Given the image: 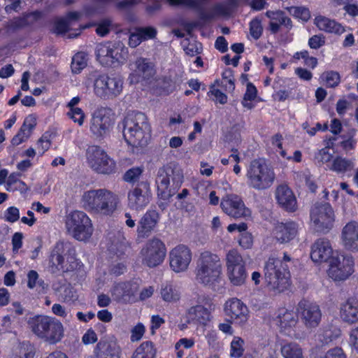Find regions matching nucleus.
<instances>
[{"label": "nucleus", "instance_id": "a211bd4d", "mask_svg": "<svg viewBox=\"0 0 358 358\" xmlns=\"http://www.w3.org/2000/svg\"><path fill=\"white\" fill-rule=\"evenodd\" d=\"M220 206L227 215L234 218L246 217L251 214L241 198L236 194L224 196L221 201Z\"/></svg>", "mask_w": 358, "mask_h": 358}, {"label": "nucleus", "instance_id": "c756f323", "mask_svg": "<svg viewBox=\"0 0 358 358\" xmlns=\"http://www.w3.org/2000/svg\"><path fill=\"white\" fill-rule=\"evenodd\" d=\"M157 34V30L153 27H136L134 32L130 34L129 45L131 48H136L142 41L155 38Z\"/></svg>", "mask_w": 358, "mask_h": 358}, {"label": "nucleus", "instance_id": "2eb2a0df", "mask_svg": "<svg viewBox=\"0 0 358 358\" xmlns=\"http://www.w3.org/2000/svg\"><path fill=\"white\" fill-rule=\"evenodd\" d=\"M152 197L151 189L148 182H141L128 193V206L136 211L144 209Z\"/></svg>", "mask_w": 358, "mask_h": 358}, {"label": "nucleus", "instance_id": "4be33fe9", "mask_svg": "<svg viewBox=\"0 0 358 358\" xmlns=\"http://www.w3.org/2000/svg\"><path fill=\"white\" fill-rule=\"evenodd\" d=\"M159 220V215L155 210H148L141 218L137 227L139 238H148Z\"/></svg>", "mask_w": 358, "mask_h": 358}, {"label": "nucleus", "instance_id": "c85d7f7f", "mask_svg": "<svg viewBox=\"0 0 358 358\" xmlns=\"http://www.w3.org/2000/svg\"><path fill=\"white\" fill-rule=\"evenodd\" d=\"M298 229V224L293 221L280 222L275 227V236L280 243H287L296 237Z\"/></svg>", "mask_w": 358, "mask_h": 358}, {"label": "nucleus", "instance_id": "7c9ffc66", "mask_svg": "<svg viewBox=\"0 0 358 358\" xmlns=\"http://www.w3.org/2000/svg\"><path fill=\"white\" fill-rule=\"evenodd\" d=\"M36 119L34 116H28L24 121L23 124L17 134L13 136L11 143L13 145H18L24 142L30 136L32 129L35 127Z\"/></svg>", "mask_w": 358, "mask_h": 358}, {"label": "nucleus", "instance_id": "0eeeda50", "mask_svg": "<svg viewBox=\"0 0 358 358\" xmlns=\"http://www.w3.org/2000/svg\"><path fill=\"white\" fill-rule=\"evenodd\" d=\"M65 228L67 234L78 241H87L94 227L89 216L81 210H74L66 216Z\"/></svg>", "mask_w": 358, "mask_h": 358}, {"label": "nucleus", "instance_id": "6e6552de", "mask_svg": "<svg viewBox=\"0 0 358 358\" xmlns=\"http://www.w3.org/2000/svg\"><path fill=\"white\" fill-rule=\"evenodd\" d=\"M310 222L314 230L319 233H328L334 225L336 215L329 203H316L310 211Z\"/></svg>", "mask_w": 358, "mask_h": 358}, {"label": "nucleus", "instance_id": "20e7f679", "mask_svg": "<svg viewBox=\"0 0 358 358\" xmlns=\"http://www.w3.org/2000/svg\"><path fill=\"white\" fill-rule=\"evenodd\" d=\"M246 183L255 190L271 187L275 179L273 169L262 159L252 160L246 171Z\"/></svg>", "mask_w": 358, "mask_h": 358}, {"label": "nucleus", "instance_id": "1a4fd4ad", "mask_svg": "<svg viewBox=\"0 0 358 358\" xmlns=\"http://www.w3.org/2000/svg\"><path fill=\"white\" fill-rule=\"evenodd\" d=\"M111 192L106 189H91L85 192L82 196L84 209L88 212L108 215L110 211Z\"/></svg>", "mask_w": 358, "mask_h": 358}, {"label": "nucleus", "instance_id": "f8f14e48", "mask_svg": "<svg viewBox=\"0 0 358 358\" xmlns=\"http://www.w3.org/2000/svg\"><path fill=\"white\" fill-rule=\"evenodd\" d=\"M354 260L350 256L333 257L329 263L328 275L334 281H343L353 273Z\"/></svg>", "mask_w": 358, "mask_h": 358}, {"label": "nucleus", "instance_id": "c03bdc74", "mask_svg": "<svg viewBox=\"0 0 358 358\" xmlns=\"http://www.w3.org/2000/svg\"><path fill=\"white\" fill-rule=\"evenodd\" d=\"M266 15L271 20L278 22L280 24V26H284L287 29H290L292 26L291 20L281 10H268L266 13Z\"/></svg>", "mask_w": 358, "mask_h": 358}, {"label": "nucleus", "instance_id": "bb28decb", "mask_svg": "<svg viewBox=\"0 0 358 358\" xmlns=\"http://www.w3.org/2000/svg\"><path fill=\"white\" fill-rule=\"evenodd\" d=\"M275 197L278 203L286 210L294 212L296 210V197L287 185L278 186L275 191Z\"/></svg>", "mask_w": 358, "mask_h": 358}, {"label": "nucleus", "instance_id": "79ce46f5", "mask_svg": "<svg viewBox=\"0 0 358 358\" xmlns=\"http://www.w3.org/2000/svg\"><path fill=\"white\" fill-rule=\"evenodd\" d=\"M113 245L115 246V255L117 257L126 254L130 248V244L122 232L119 231L113 240Z\"/></svg>", "mask_w": 358, "mask_h": 358}, {"label": "nucleus", "instance_id": "e433bc0d", "mask_svg": "<svg viewBox=\"0 0 358 358\" xmlns=\"http://www.w3.org/2000/svg\"><path fill=\"white\" fill-rule=\"evenodd\" d=\"M41 16V13L36 11L24 15L23 17L14 18L7 22L6 28L8 31H15L22 28L29 23V19L32 17L36 20Z\"/></svg>", "mask_w": 358, "mask_h": 358}, {"label": "nucleus", "instance_id": "f257e3e1", "mask_svg": "<svg viewBox=\"0 0 358 358\" xmlns=\"http://www.w3.org/2000/svg\"><path fill=\"white\" fill-rule=\"evenodd\" d=\"M292 259L287 254L283 258L269 257L265 262L264 279L268 288L275 293H281L290 285V273L289 271Z\"/></svg>", "mask_w": 358, "mask_h": 358}, {"label": "nucleus", "instance_id": "6e6d98bb", "mask_svg": "<svg viewBox=\"0 0 358 358\" xmlns=\"http://www.w3.org/2000/svg\"><path fill=\"white\" fill-rule=\"evenodd\" d=\"M3 218L8 222H15L20 219V210L17 207L10 206L6 209L3 214Z\"/></svg>", "mask_w": 358, "mask_h": 358}, {"label": "nucleus", "instance_id": "39448f33", "mask_svg": "<svg viewBox=\"0 0 358 358\" xmlns=\"http://www.w3.org/2000/svg\"><path fill=\"white\" fill-rule=\"evenodd\" d=\"M30 325L32 331L49 344H56L64 337L63 324L55 317L37 316L31 320Z\"/></svg>", "mask_w": 358, "mask_h": 358}, {"label": "nucleus", "instance_id": "37998d69", "mask_svg": "<svg viewBox=\"0 0 358 358\" xmlns=\"http://www.w3.org/2000/svg\"><path fill=\"white\" fill-rule=\"evenodd\" d=\"M281 353L285 358H303L301 348L295 343L283 345Z\"/></svg>", "mask_w": 358, "mask_h": 358}, {"label": "nucleus", "instance_id": "5fc2aeb1", "mask_svg": "<svg viewBox=\"0 0 358 358\" xmlns=\"http://www.w3.org/2000/svg\"><path fill=\"white\" fill-rule=\"evenodd\" d=\"M143 173V169L141 167H133L129 169L124 175V180L127 182H136Z\"/></svg>", "mask_w": 358, "mask_h": 358}, {"label": "nucleus", "instance_id": "13d9d810", "mask_svg": "<svg viewBox=\"0 0 358 358\" xmlns=\"http://www.w3.org/2000/svg\"><path fill=\"white\" fill-rule=\"evenodd\" d=\"M145 332V328L141 323L136 324L131 331V341L137 342L140 341Z\"/></svg>", "mask_w": 358, "mask_h": 358}, {"label": "nucleus", "instance_id": "4468645a", "mask_svg": "<svg viewBox=\"0 0 358 358\" xmlns=\"http://www.w3.org/2000/svg\"><path fill=\"white\" fill-rule=\"evenodd\" d=\"M214 309L212 299L202 296L199 298V304L190 307L187 313L189 319L206 326L211 320V313Z\"/></svg>", "mask_w": 358, "mask_h": 358}, {"label": "nucleus", "instance_id": "f03ea898", "mask_svg": "<svg viewBox=\"0 0 358 358\" xmlns=\"http://www.w3.org/2000/svg\"><path fill=\"white\" fill-rule=\"evenodd\" d=\"M122 125L123 136L129 145L134 147H143L147 145L150 137L151 128L144 113H128Z\"/></svg>", "mask_w": 358, "mask_h": 358}, {"label": "nucleus", "instance_id": "e2e57ef3", "mask_svg": "<svg viewBox=\"0 0 358 358\" xmlns=\"http://www.w3.org/2000/svg\"><path fill=\"white\" fill-rule=\"evenodd\" d=\"M208 94H211L215 96V101L220 103V104H224L227 101V96L225 94L222 92L220 90L215 89L214 87H210V90Z\"/></svg>", "mask_w": 358, "mask_h": 358}, {"label": "nucleus", "instance_id": "a878e982", "mask_svg": "<svg viewBox=\"0 0 358 358\" xmlns=\"http://www.w3.org/2000/svg\"><path fill=\"white\" fill-rule=\"evenodd\" d=\"M340 317L349 324L358 322V295L349 297L341 305Z\"/></svg>", "mask_w": 358, "mask_h": 358}, {"label": "nucleus", "instance_id": "6ab92c4d", "mask_svg": "<svg viewBox=\"0 0 358 358\" xmlns=\"http://www.w3.org/2000/svg\"><path fill=\"white\" fill-rule=\"evenodd\" d=\"M297 310L306 327L312 329L319 325L322 313L317 305L303 300L299 303Z\"/></svg>", "mask_w": 358, "mask_h": 358}, {"label": "nucleus", "instance_id": "8fccbe9b", "mask_svg": "<svg viewBox=\"0 0 358 358\" xmlns=\"http://www.w3.org/2000/svg\"><path fill=\"white\" fill-rule=\"evenodd\" d=\"M166 1L171 6H177L182 5L195 10H199L201 3V0H166Z\"/></svg>", "mask_w": 358, "mask_h": 358}, {"label": "nucleus", "instance_id": "aec40b11", "mask_svg": "<svg viewBox=\"0 0 358 358\" xmlns=\"http://www.w3.org/2000/svg\"><path fill=\"white\" fill-rule=\"evenodd\" d=\"M225 314L230 317L231 322L243 325L249 317L248 307L239 299L233 298L225 303Z\"/></svg>", "mask_w": 358, "mask_h": 358}, {"label": "nucleus", "instance_id": "49530a36", "mask_svg": "<svg viewBox=\"0 0 358 358\" xmlns=\"http://www.w3.org/2000/svg\"><path fill=\"white\" fill-rule=\"evenodd\" d=\"M39 275L38 273L34 270H31L27 273V287L29 289H34L37 285L42 289L46 287L43 280H38Z\"/></svg>", "mask_w": 358, "mask_h": 358}, {"label": "nucleus", "instance_id": "5701e85b", "mask_svg": "<svg viewBox=\"0 0 358 358\" xmlns=\"http://www.w3.org/2000/svg\"><path fill=\"white\" fill-rule=\"evenodd\" d=\"M332 254L333 249L327 238H318L311 247L310 257L313 262H327L332 256Z\"/></svg>", "mask_w": 358, "mask_h": 358}, {"label": "nucleus", "instance_id": "de8ad7c7", "mask_svg": "<svg viewBox=\"0 0 358 358\" xmlns=\"http://www.w3.org/2000/svg\"><path fill=\"white\" fill-rule=\"evenodd\" d=\"M322 79L325 81L327 86L329 87H334L340 83V75L336 71H327L322 74Z\"/></svg>", "mask_w": 358, "mask_h": 358}, {"label": "nucleus", "instance_id": "0e129e2a", "mask_svg": "<svg viewBox=\"0 0 358 358\" xmlns=\"http://www.w3.org/2000/svg\"><path fill=\"white\" fill-rule=\"evenodd\" d=\"M110 20H105L101 22L96 29V32L100 36H105L110 32Z\"/></svg>", "mask_w": 358, "mask_h": 358}, {"label": "nucleus", "instance_id": "ea45409f", "mask_svg": "<svg viewBox=\"0 0 358 358\" xmlns=\"http://www.w3.org/2000/svg\"><path fill=\"white\" fill-rule=\"evenodd\" d=\"M110 0H93L84 7V13L87 16H93L103 13L109 5Z\"/></svg>", "mask_w": 358, "mask_h": 358}, {"label": "nucleus", "instance_id": "7ed1b4c3", "mask_svg": "<svg viewBox=\"0 0 358 358\" xmlns=\"http://www.w3.org/2000/svg\"><path fill=\"white\" fill-rule=\"evenodd\" d=\"M222 265L220 257L210 251L200 253L196 260L195 278L198 283L213 287L220 280Z\"/></svg>", "mask_w": 358, "mask_h": 358}, {"label": "nucleus", "instance_id": "680f3d73", "mask_svg": "<svg viewBox=\"0 0 358 358\" xmlns=\"http://www.w3.org/2000/svg\"><path fill=\"white\" fill-rule=\"evenodd\" d=\"M238 243L243 249H250L253 245V237L251 234L245 232L241 235Z\"/></svg>", "mask_w": 358, "mask_h": 358}, {"label": "nucleus", "instance_id": "393cba45", "mask_svg": "<svg viewBox=\"0 0 358 358\" xmlns=\"http://www.w3.org/2000/svg\"><path fill=\"white\" fill-rule=\"evenodd\" d=\"M275 321L281 332L291 336L298 322V317L293 310L282 308L279 310Z\"/></svg>", "mask_w": 358, "mask_h": 358}, {"label": "nucleus", "instance_id": "a18cd8bd", "mask_svg": "<svg viewBox=\"0 0 358 358\" xmlns=\"http://www.w3.org/2000/svg\"><path fill=\"white\" fill-rule=\"evenodd\" d=\"M87 66V60L84 53L78 52L72 58L71 70L74 73H79Z\"/></svg>", "mask_w": 358, "mask_h": 358}, {"label": "nucleus", "instance_id": "3c124183", "mask_svg": "<svg viewBox=\"0 0 358 358\" xmlns=\"http://www.w3.org/2000/svg\"><path fill=\"white\" fill-rule=\"evenodd\" d=\"M288 10L292 15L303 21H308L310 17L309 10L305 7L292 6Z\"/></svg>", "mask_w": 358, "mask_h": 358}, {"label": "nucleus", "instance_id": "c9c22d12", "mask_svg": "<svg viewBox=\"0 0 358 358\" xmlns=\"http://www.w3.org/2000/svg\"><path fill=\"white\" fill-rule=\"evenodd\" d=\"M160 294L164 301L176 303L180 300L181 294L176 285L167 283L162 285Z\"/></svg>", "mask_w": 358, "mask_h": 358}, {"label": "nucleus", "instance_id": "9d476101", "mask_svg": "<svg viewBox=\"0 0 358 358\" xmlns=\"http://www.w3.org/2000/svg\"><path fill=\"white\" fill-rule=\"evenodd\" d=\"M85 157L88 166L95 173L109 175L112 172L110 157L101 147L89 145L86 149Z\"/></svg>", "mask_w": 358, "mask_h": 358}, {"label": "nucleus", "instance_id": "9b49d317", "mask_svg": "<svg viewBox=\"0 0 358 358\" xmlns=\"http://www.w3.org/2000/svg\"><path fill=\"white\" fill-rule=\"evenodd\" d=\"M166 253L164 243L155 237L148 240L140 252L142 263L150 268L156 267L162 263Z\"/></svg>", "mask_w": 358, "mask_h": 358}, {"label": "nucleus", "instance_id": "412c9836", "mask_svg": "<svg viewBox=\"0 0 358 358\" xmlns=\"http://www.w3.org/2000/svg\"><path fill=\"white\" fill-rule=\"evenodd\" d=\"M341 240L343 247L352 251L358 250V222L350 221L342 229Z\"/></svg>", "mask_w": 358, "mask_h": 358}, {"label": "nucleus", "instance_id": "603ef678", "mask_svg": "<svg viewBox=\"0 0 358 358\" xmlns=\"http://www.w3.org/2000/svg\"><path fill=\"white\" fill-rule=\"evenodd\" d=\"M67 116L70 119L73 120L74 122L78 123L79 126H82L83 124L85 117V113L80 108L69 110L67 113Z\"/></svg>", "mask_w": 358, "mask_h": 358}, {"label": "nucleus", "instance_id": "72a5a7b5", "mask_svg": "<svg viewBox=\"0 0 358 358\" xmlns=\"http://www.w3.org/2000/svg\"><path fill=\"white\" fill-rule=\"evenodd\" d=\"M94 91L99 97L106 99L111 92L110 87V77L106 75L99 76L94 81Z\"/></svg>", "mask_w": 358, "mask_h": 358}, {"label": "nucleus", "instance_id": "09e8293b", "mask_svg": "<svg viewBox=\"0 0 358 358\" xmlns=\"http://www.w3.org/2000/svg\"><path fill=\"white\" fill-rule=\"evenodd\" d=\"M243 343L244 341L239 337H235L231 343V352L230 355L234 357H240L243 352Z\"/></svg>", "mask_w": 358, "mask_h": 358}, {"label": "nucleus", "instance_id": "69168bd1", "mask_svg": "<svg viewBox=\"0 0 358 358\" xmlns=\"http://www.w3.org/2000/svg\"><path fill=\"white\" fill-rule=\"evenodd\" d=\"M23 234L21 232H16L12 237L13 251L17 253L22 246Z\"/></svg>", "mask_w": 358, "mask_h": 358}, {"label": "nucleus", "instance_id": "864d4df0", "mask_svg": "<svg viewBox=\"0 0 358 358\" xmlns=\"http://www.w3.org/2000/svg\"><path fill=\"white\" fill-rule=\"evenodd\" d=\"M333 157V153L330 152L329 147L320 150L315 155V159L318 163L324 164L330 162Z\"/></svg>", "mask_w": 358, "mask_h": 358}, {"label": "nucleus", "instance_id": "338daca9", "mask_svg": "<svg viewBox=\"0 0 358 358\" xmlns=\"http://www.w3.org/2000/svg\"><path fill=\"white\" fill-rule=\"evenodd\" d=\"M324 38L320 35H315L308 41V45L313 49L320 48L324 44Z\"/></svg>", "mask_w": 358, "mask_h": 358}, {"label": "nucleus", "instance_id": "052dcab7", "mask_svg": "<svg viewBox=\"0 0 358 358\" xmlns=\"http://www.w3.org/2000/svg\"><path fill=\"white\" fill-rule=\"evenodd\" d=\"M51 145V141L46 134H43L37 142V148L40 155H43Z\"/></svg>", "mask_w": 358, "mask_h": 358}, {"label": "nucleus", "instance_id": "a19ab883", "mask_svg": "<svg viewBox=\"0 0 358 358\" xmlns=\"http://www.w3.org/2000/svg\"><path fill=\"white\" fill-rule=\"evenodd\" d=\"M353 168L354 164L352 160L342 157H336L333 160L330 170L338 173H343L352 170Z\"/></svg>", "mask_w": 358, "mask_h": 358}, {"label": "nucleus", "instance_id": "b1692460", "mask_svg": "<svg viewBox=\"0 0 358 358\" xmlns=\"http://www.w3.org/2000/svg\"><path fill=\"white\" fill-rule=\"evenodd\" d=\"M75 252V248L70 242L58 241L51 251L50 263L52 266H60L62 268L64 261V256L66 255L73 256Z\"/></svg>", "mask_w": 358, "mask_h": 358}, {"label": "nucleus", "instance_id": "423d86ee", "mask_svg": "<svg viewBox=\"0 0 358 358\" xmlns=\"http://www.w3.org/2000/svg\"><path fill=\"white\" fill-rule=\"evenodd\" d=\"M174 188L180 187L183 181V173L181 169L174 164H169L158 170L156 182L157 196L163 200H169L173 192L169 189L170 182Z\"/></svg>", "mask_w": 358, "mask_h": 358}, {"label": "nucleus", "instance_id": "4d7b16f0", "mask_svg": "<svg viewBox=\"0 0 358 358\" xmlns=\"http://www.w3.org/2000/svg\"><path fill=\"white\" fill-rule=\"evenodd\" d=\"M263 28L261 21L258 19H254L250 24V33L255 39H258L262 34Z\"/></svg>", "mask_w": 358, "mask_h": 358}, {"label": "nucleus", "instance_id": "ddd939ff", "mask_svg": "<svg viewBox=\"0 0 358 358\" xmlns=\"http://www.w3.org/2000/svg\"><path fill=\"white\" fill-rule=\"evenodd\" d=\"M111 125L112 110L110 108L101 107L93 113L90 131L96 138L109 134Z\"/></svg>", "mask_w": 358, "mask_h": 358}, {"label": "nucleus", "instance_id": "774afa93", "mask_svg": "<svg viewBox=\"0 0 358 358\" xmlns=\"http://www.w3.org/2000/svg\"><path fill=\"white\" fill-rule=\"evenodd\" d=\"M322 358H345V355L341 348H335L328 350Z\"/></svg>", "mask_w": 358, "mask_h": 358}, {"label": "nucleus", "instance_id": "473e14b6", "mask_svg": "<svg viewBox=\"0 0 358 358\" xmlns=\"http://www.w3.org/2000/svg\"><path fill=\"white\" fill-rule=\"evenodd\" d=\"M97 61L103 66H110L112 64V43L110 41L99 43L96 48Z\"/></svg>", "mask_w": 358, "mask_h": 358}, {"label": "nucleus", "instance_id": "58836bf2", "mask_svg": "<svg viewBox=\"0 0 358 358\" xmlns=\"http://www.w3.org/2000/svg\"><path fill=\"white\" fill-rule=\"evenodd\" d=\"M245 266V262L236 250H229L226 255L227 271Z\"/></svg>", "mask_w": 358, "mask_h": 358}, {"label": "nucleus", "instance_id": "bf43d9fd", "mask_svg": "<svg viewBox=\"0 0 358 358\" xmlns=\"http://www.w3.org/2000/svg\"><path fill=\"white\" fill-rule=\"evenodd\" d=\"M222 80L224 83V85L226 88H228L229 91H233L234 90V78L233 71L231 69H226L222 73Z\"/></svg>", "mask_w": 358, "mask_h": 358}, {"label": "nucleus", "instance_id": "f704fd0d", "mask_svg": "<svg viewBox=\"0 0 358 358\" xmlns=\"http://www.w3.org/2000/svg\"><path fill=\"white\" fill-rule=\"evenodd\" d=\"M157 348L150 341L141 343L133 352L131 358H156Z\"/></svg>", "mask_w": 358, "mask_h": 358}, {"label": "nucleus", "instance_id": "dca6fc26", "mask_svg": "<svg viewBox=\"0 0 358 358\" xmlns=\"http://www.w3.org/2000/svg\"><path fill=\"white\" fill-rule=\"evenodd\" d=\"M192 258L191 250L185 245H178L169 252L170 267L176 273L185 272L188 269Z\"/></svg>", "mask_w": 358, "mask_h": 358}, {"label": "nucleus", "instance_id": "f3484780", "mask_svg": "<svg viewBox=\"0 0 358 358\" xmlns=\"http://www.w3.org/2000/svg\"><path fill=\"white\" fill-rule=\"evenodd\" d=\"M140 285L139 279L117 282L113 286V299L122 303L134 302L136 300Z\"/></svg>", "mask_w": 358, "mask_h": 358}, {"label": "nucleus", "instance_id": "2f4dec72", "mask_svg": "<svg viewBox=\"0 0 358 358\" xmlns=\"http://www.w3.org/2000/svg\"><path fill=\"white\" fill-rule=\"evenodd\" d=\"M315 24L320 30L341 35L345 32V28L334 20L324 16H317L315 19Z\"/></svg>", "mask_w": 358, "mask_h": 358}, {"label": "nucleus", "instance_id": "4c0bfd02", "mask_svg": "<svg viewBox=\"0 0 358 358\" xmlns=\"http://www.w3.org/2000/svg\"><path fill=\"white\" fill-rule=\"evenodd\" d=\"M227 278L234 286H242L247 280L248 273L245 266L227 271Z\"/></svg>", "mask_w": 358, "mask_h": 358}, {"label": "nucleus", "instance_id": "cd10ccee", "mask_svg": "<svg viewBox=\"0 0 358 358\" xmlns=\"http://www.w3.org/2000/svg\"><path fill=\"white\" fill-rule=\"evenodd\" d=\"M136 69L130 76L131 83H139L148 80L155 74L153 65L146 59L138 58L135 62Z\"/></svg>", "mask_w": 358, "mask_h": 358}]
</instances>
